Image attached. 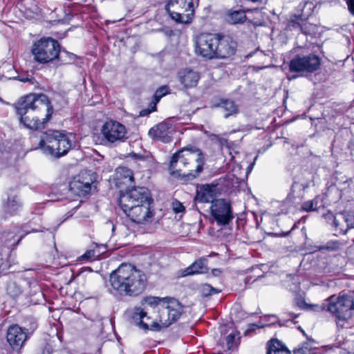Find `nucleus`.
<instances>
[{
	"label": "nucleus",
	"mask_w": 354,
	"mask_h": 354,
	"mask_svg": "<svg viewBox=\"0 0 354 354\" xmlns=\"http://www.w3.org/2000/svg\"><path fill=\"white\" fill-rule=\"evenodd\" d=\"M20 123L31 130L44 129L51 118L53 107L44 94H30L21 97L15 105Z\"/></svg>",
	"instance_id": "f257e3e1"
},
{
	"label": "nucleus",
	"mask_w": 354,
	"mask_h": 354,
	"mask_svg": "<svg viewBox=\"0 0 354 354\" xmlns=\"http://www.w3.org/2000/svg\"><path fill=\"white\" fill-rule=\"evenodd\" d=\"M110 292L119 297H134L147 286V277L131 264L122 263L109 276Z\"/></svg>",
	"instance_id": "f03ea898"
},
{
	"label": "nucleus",
	"mask_w": 354,
	"mask_h": 354,
	"mask_svg": "<svg viewBox=\"0 0 354 354\" xmlns=\"http://www.w3.org/2000/svg\"><path fill=\"white\" fill-rule=\"evenodd\" d=\"M182 163L183 167V176L196 178L202 171L204 165V157L199 149L185 148L173 155L169 164V169H180L177 163Z\"/></svg>",
	"instance_id": "7ed1b4c3"
},
{
	"label": "nucleus",
	"mask_w": 354,
	"mask_h": 354,
	"mask_svg": "<svg viewBox=\"0 0 354 354\" xmlns=\"http://www.w3.org/2000/svg\"><path fill=\"white\" fill-rule=\"evenodd\" d=\"M72 138L71 134L48 130L42 135L39 147L46 155L58 158L66 155L71 149Z\"/></svg>",
	"instance_id": "20e7f679"
},
{
	"label": "nucleus",
	"mask_w": 354,
	"mask_h": 354,
	"mask_svg": "<svg viewBox=\"0 0 354 354\" xmlns=\"http://www.w3.org/2000/svg\"><path fill=\"white\" fill-rule=\"evenodd\" d=\"M354 309L353 297L348 295H332L326 300V311L337 319V326H343L340 322L349 319Z\"/></svg>",
	"instance_id": "39448f33"
},
{
	"label": "nucleus",
	"mask_w": 354,
	"mask_h": 354,
	"mask_svg": "<svg viewBox=\"0 0 354 354\" xmlns=\"http://www.w3.org/2000/svg\"><path fill=\"white\" fill-rule=\"evenodd\" d=\"M31 52L36 62L46 64L59 58L60 46L53 38H41L33 44Z\"/></svg>",
	"instance_id": "423d86ee"
},
{
	"label": "nucleus",
	"mask_w": 354,
	"mask_h": 354,
	"mask_svg": "<svg viewBox=\"0 0 354 354\" xmlns=\"http://www.w3.org/2000/svg\"><path fill=\"white\" fill-rule=\"evenodd\" d=\"M149 190L144 187H133L121 194L118 203L122 209H129L141 204L153 203Z\"/></svg>",
	"instance_id": "0eeeda50"
},
{
	"label": "nucleus",
	"mask_w": 354,
	"mask_h": 354,
	"mask_svg": "<svg viewBox=\"0 0 354 354\" xmlns=\"http://www.w3.org/2000/svg\"><path fill=\"white\" fill-rule=\"evenodd\" d=\"M102 143L106 146H113L123 142L127 138V129L122 124L109 120L101 128Z\"/></svg>",
	"instance_id": "6e6552de"
},
{
	"label": "nucleus",
	"mask_w": 354,
	"mask_h": 354,
	"mask_svg": "<svg viewBox=\"0 0 354 354\" xmlns=\"http://www.w3.org/2000/svg\"><path fill=\"white\" fill-rule=\"evenodd\" d=\"M321 64L319 56L309 53L307 55H297L289 63L290 72L295 73H313L317 71Z\"/></svg>",
	"instance_id": "1a4fd4ad"
},
{
	"label": "nucleus",
	"mask_w": 354,
	"mask_h": 354,
	"mask_svg": "<svg viewBox=\"0 0 354 354\" xmlns=\"http://www.w3.org/2000/svg\"><path fill=\"white\" fill-rule=\"evenodd\" d=\"M37 325L35 322L30 324L29 328H22L18 325L10 326L7 331L6 338L8 342L14 349L21 348L25 342L33 333Z\"/></svg>",
	"instance_id": "9d476101"
},
{
	"label": "nucleus",
	"mask_w": 354,
	"mask_h": 354,
	"mask_svg": "<svg viewBox=\"0 0 354 354\" xmlns=\"http://www.w3.org/2000/svg\"><path fill=\"white\" fill-rule=\"evenodd\" d=\"M210 212L217 225L220 226L229 225L234 218L231 205L225 199H216L213 201Z\"/></svg>",
	"instance_id": "9b49d317"
},
{
	"label": "nucleus",
	"mask_w": 354,
	"mask_h": 354,
	"mask_svg": "<svg viewBox=\"0 0 354 354\" xmlns=\"http://www.w3.org/2000/svg\"><path fill=\"white\" fill-rule=\"evenodd\" d=\"M217 35L203 33L196 40V53L204 58L214 59L215 48L217 44Z\"/></svg>",
	"instance_id": "f8f14e48"
},
{
	"label": "nucleus",
	"mask_w": 354,
	"mask_h": 354,
	"mask_svg": "<svg viewBox=\"0 0 354 354\" xmlns=\"http://www.w3.org/2000/svg\"><path fill=\"white\" fill-rule=\"evenodd\" d=\"M153 203H142L141 205L122 209L124 213L131 219L132 222L138 224H144L152 221L154 212L152 209Z\"/></svg>",
	"instance_id": "ddd939ff"
},
{
	"label": "nucleus",
	"mask_w": 354,
	"mask_h": 354,
	"mask_svg": "<svg viewBox=\"0 0 354 354\" xmlns=\"http://www.w3.org/2000/svg\"><path fill=\"white\" fill-rule=\"evenodd\" d=\"M162 302L166 304L168 317L163 321L160 317V322L162 327H168L180 317L183 312V306L177 299L171 297H162Z\"/></svg>",
	"instance_id": "4468645a"
},
{
	"label": "nucleus",
	"mask_w": 354,
	"mask_h": 354,
	"mask_svg": "<svg viewBox=\"0 0 354 354\" xmlns=\"http://www.w3.org/2000/svg\"><path fill=\"white\" fill-rule=\"evenodd\" d=\"M94 180L87 172H82L69 183V189L74 194L84 196L91 190Z\"/></svg>",
	"instance_id": "2eb2a0df"
},
{
	"label": "nucleus",
	"mask_w": 354,
	"mask_h": 354,
	"mask_svg": "<svg viewBox=\"0 0 354 354\" xmlns=\"http://www.w3.org/2000/svg\"><path fill=\"white\" fill-rule=\"evenodd\" d=\"M217 44H216V59H225L233 55L236 50V43L230 37H221L217 35Z\"/></svg>",
	"instance_id": "dca6fc26"
},
{
	"label": "nucleus",
	"mask_w": 354,
	"mask_h": 354,
	"mask_svg": "<svg viewBox=\"0 0 354 354\" xmlns=\"http://www.w3.org/2000/svg\"><path fill=\"white\" fill-rule=\"evenodd\" d=\"M149 136L156 140H160L165 143L171 141L169 127L167 123L161 122L151 128L148 132Z\"/></svg>",
	"instance_id": "f3484780"
},
{
	"label": "nucleus",
	"mask_w": 354,
	"mask_h": 354,
	"mask_svg": "<svg viewBox=\"0 0 354 354\" xmlns=\"http://www.w3.org/2000/svg\"><path fill=\"white\" fill-rule=\"evenodd\" d=\"M21 202L15 190H10L8 194L6 201L3 204V211L10 216L14 215L21 207Z\"/></svg>",
	"instance_id": "a211bd4d"
},
{
	"label": "nucleus",
	"mask_w": 354,
	"mask_h": 354,
	"mask_svg": "<svg viewBox=\"0 0 354 354\" xmlns=\"http://www.w3.org/2000/svg\"><path fill=\"white\" fill-rule=\"evenodd\" d=\"M178 79L184 87L192 88L197 85L200 76L198 73L193 70L185 69L179 72Z\"/></svg>",
	"instance_id": "6ab92c4d"
},
{
	"label": "nucleus",
	"mask_w": 354,
	"mask_h": 354,
	"mask_svg": "<svg viewBox=\"0 0 354 354\" xmlns=\"http://www.w3.org/2000/svg\"><path fill=\"white\" fill-rule=\"evenodd\" d=\"M286 29L288 30H299L304 34L308 35L313 30V27L311 24L307 23L306 20L298 19L297 16H291Z\"/></svg>",
	"instance_id": "aec40b11"
},
{
	"label": "nucleus",
	"mask_w": 354,
	"mask_h": 354,
	"mask_svg": "<svg viewBox=\"0 0 354 354\" xmlns=\"http://www.w3.org/2000/svg\"><path fill=\"white\" fill-rule=\"evenodd\" d=\"M216 187L214 185H203L198 191L195 200L200 203H212L215 201Z\"/></svg>",
	"instance_id": "412c9836"
},
{
	"label": "nucleus",
	"mask_w": 354,
	"mask_h": 354,
	"mask_svg": "<svg viewBox=\"0 0 354 354\" xmlns=\"http://www.w3.org/2000/svg\"><path fill=\"white\" fill-rule=\"evenodd\" d=\"M317 6V3H315L310 0L304 1L298 6L297 13L293 16H297L298 19L302 20H307L313 15Z\"/></svg>",
	"instance_id": "4be33fe9"
},
{
	"label": "nucleus",
	"mask_w": 354,
	"mask_h": 354,
	"mask_svg": "<svg viewBox=\"0 0 354 354\" xmlns=\"http://www.w3.org/2000/svg\"><path fill=\"white\" fill-rule=\"evenodd\" d=\"M339 218L341 225L338 227V231L340 234H346L348 229L354 227V212H339Z\"/></svg>",
	"instance_id": "5701e85b"
},
{
	"label": "nucleus",
	"mask_w": 354,
	"mask_h": 354,
	"mask_svg": "<svg viewBox=\"0 0 354 354\" xmlns=\"http://www.w3.org/2000/svg\"><path fill=\"white\" fill-rule=\"evenodd\" d=\"M207 263V260L205 258L196 261L183 270L182 273L183 277L207 272L208 270Z\"/></svg>",
	"instance_id": "b1692460"
},
{
	"label": "nucleus",
	"mask_w": 354,
	"mask_h": 354,
	"mask_svg": "<svg viewBox=\"0 0 354 354\" xmlns=\"http://www.w3.org/2000/svg\"><path fill=\"white\" fill-rule=\"evenodd\" d=\"M116 185H128L133 181V171L126 167H118L115 170Z\"/></svg>",
	"instance_id": "393cba45"
},
{
	"label": "nucleus",
	"mask_w": 354,
	"mask_h": 354,
	"mask_svg": "<svg viewBox=\"0 0 354 354\" xmlns=\"http://www.w3.org/2000/svg\"><path fill=\"white\" fill-rule=\"evenodd\" d=\"M195 3L192 0H169L165 6L167 12H169L171 6H176V10L183 12H191L193 15Z\"/></svg>",
	"instance_id": "a878e982"
},
{
	"label": "nucleus",
	"mask_w": 354,
	"mask_h": 354,
	"mask_svg": "<svg viewBox=\"0 0 354 354\" xmlns=\"http://www.w3.org/2000/svg\"><path fill=\"white\" fill-rule=\"evenodd\" d=\"M303 178L300 182L294 181L291 186V194H293L296 189H305L306 188L309 187L313 183L315 179V174L309 172L305 171L303 173Z\"/></svg>",
	"instance_id": "bb28decb"
},
{
	"label": "nucleus",
	"mask_w": 354,
	"mask_h": 354,
	"mask_svg": "<svg viewBox=\"0 0 354 354\" xmlns=\"http://www.w3.org/2000/svg\"><path fill=\"white\" fill-rule=\"evenodd\" d=\"M225 19L231 24H243L247 17L245 10L242 9H230L226 12Z\"/></svg>",
	"instance_id": "cd10ccee"
},
{
	"label": "nucleus",
	"mask_w": 354,
	"mask_h": 354,
	"mask_svg": "<svg viewBox=\"0 0 354 354\" xmlns=\"http://www.w3.org/2000/svg\"><path fill=\"white\" fill-rule=\"evenodd\" d=\"M131 317L136 323V324L138 325L140 328L145 330L149 329V325L142 320L145 317H147V319H149V317L147 316V312L141 306L134 307L133 309Z\"/></svg>",
	"instance_id": "c85d7f7f"
},
{
	"label": "nucleus",
	"mask_w": 354,
	"mask_h": 354,
	"mask_svg": "<svg viewBox=\"0 0 354 354\" xmlns=\"http://www.w3.org/2000/svg\"><path fill=\"white\" fill-rule=\"evenodd\" d=\"M267 354H291V353L279 340L271 339L267 344Z\"/></svg>",
	"instance_id": "c756f323"
},
{
	"label": "nucleus",
	"mask_w": 354,
	"mask_h": 354,
	"mask_svg": "<svg viewBox=\"0 0 354 354\" xmlns=\"http://www.w3.org/2000/svg\"><path fill=\"white\" fill-rule=\"evenodd\" d=\"M218 106L221 108L225 112L224 117L225 118L238 113V106L232 100H222L218 104Z\"/></svg>",
	"instance_id": "7c9ffc66"
},
{
	"label": "nucleus",
	"mask_w": 354,
	"mask_h": 354,
	"mask_svg": "<svg viewBox=\"0 0 354 354\" xmlns=\"http://www.w3.org/2000/svg\"><path fill=\"white\" fill-rule=\"evenodd\" d=\"M344 245V243H343L339 241H330L324 245L315 246V248H316V250L318 251H322V250L335 251V250H339Z\"/></svg>",
	"instance_id": "2f4dec72"
},
{
	"label": "nucleus",
	"mask_w": 354,
	"mask_h": 354,
	"mask_svg": "<svg viewBox=\"0 0 354 354\" xmlns=\"http://www.w3.org/2000/svg\"><path fill=\"white\" fill-rule=\"evenodd\" d=\"M319 201L318 198L304 202L301 205V209L305 212L316 211L319 208Z\"/></svg>",
	"instance_id": "473e14b6"
},
{
	"label": "nucleus",
	"mask_w": 354,
	"mask_h": 354,
	"mask_svg": "<svg viewBox=\"0 0 354 354\" xmlns=\"http://www.w3.org/2000/svg\"><path fill=\"white\" fill-rule=\"evenodd\" d=\"M168 92L169 88L167 86H161L156 91L153 95V100L152 101V104H153V109L156 108V104L163 96L168 93Z\"/></svg>",
	"instance_id": "72a5a7b5"
},
{
	"label": "nucleus",
	"mask_w": 354,
	"mask_h": 354,
	"mask_svg": "<svg viewBox=\"0 0 354 354\" xmlns=\"http://www.w3.org/2000/svg\"><path fill=\"white\" fill-rule=\"evenodd\" d=\"M324 217L328 223H332L335 230L338 231V227L341 225V223H339V213L334 215L331 212L328 211L327 213L324 214Z\"/></svg>",
	"instance_id": "f704fd0d"
},
{
	"label": "nucleus",
	"mask_w": 354,
	"mask_h": 354,
	"mask_svg": "<svg viewBox=\"0 0 354 354\" xmlns=\"http://www.w3.org/2000/svg\"><path fill=\"white\" fill-rule=\"evenodd\" d=\"M7 292L11 297H15L19 295L21 290L20 287L15 282H10L6 288Z\"/></svg>",
	"instance_id": "c9c22d12"
},
{
	"label": "nucleus",
	"mask_w": 354,
	"mask_h": 354,
	"mask_svg": "<svg viewBox=\"0 0 354 354\" xmlns=\"http://www.w3.org/2000/svg\"><path fill=\"white\" fill-rule=\"evenodd\" d=\"M160 301H162V298L149 296L144 297L141 301V304L142 305L144 304H147L150 306H156L159 304Z\"/></svg>",
	"instance_id": "e433bc0d"
},
{
	"label": "nucleus",
	"mask_w": 354,
	"mask_h": 354,
	"mask_svg": "<svg viewBox=\"0 0 354 354\" xmlns=\"http://www.w3.org/2000/svg\"><path fill=\"white\" fill-rule=\"evenodd\" d=\"M201 294L204 297H207L218 293L219 291L209 284H204L201 287Z\"/></svg>",
	"instance_id": "4c0bfd02"
},
{
	"label": "nucleus",
	"mask_w": 354,
	"mask_h": 354,
	"mask_svg": "<svg viewBox=\"0 0 354 354\" xmlns=\"http://www.w3.org/2000/svg\"><path fill=\"white\" fill-rule=\"evenodd\" d=\"M60 59L62 61L65 62L66 64H71L77 59V56L73 53L63 52Z\"/></svg>",
	"instance_id": "58836bf2"
},
{
	"label": "nucleus",
	"mask_w": 354,
	"mask_h": 354,
	"mask_svg": "<svg viewBox=\"0 0 354 354\" xmlns=\"http://www.w3.org/2000/svg\"><path fill=\"white\" fill-rule=\"evenodd\" d=\"M168 14L171 16V17L178 22H183L184 19L182 16V13L178 11H171L169 9V12Z\"/></svg>",
	"instance_id": "ea45409f"
},
{
	"label": "nucleus",
	"mask_w": 354,
	"mask_h": 354,
	"mask_svg": "<svg viewBox=\"0 0 354 354\" xmlns=\"http://www.w3.org/2000/svg\"><path fill=\"white\" fill-rule=\"evenodd\" d=\"M172 208L175 213H180L185 210L183 205L178 201H174L172 203Z\"/></svg>",
	"instance_id": "a19ab883"
},
{
	"label": "nucleus",
	"mask_w": 354,
	"mask_h": 354,
	"mask_svg": "<svg viewBox=\"0 0 354 354\" xmlns=\"http://www.w3.org/2000/svg\"><path fill=\"white\" fill-rule=\"evenodd\" d=\"M294 354H311V351L307 346H303L294 351Z\"/></svg>",
	"instance_id": "79ce46f5"
},
{
	"label": "nucleus",
	"mask_w": 354,
	"mask_h": 354,
	"mask_svg": "<svg viewBox=\"0 0 354 354\" xmlns=\"http://www.w3.org/2000/svg\"><path fill=\"white\" fill-rule=\"evenodd\" d=\"M310 308L313 310L316 311V312H320V311H322L324 310H326V300L322 305H312V306H310Z\"/></svg>",
	"instance_id": "37998d69"
},
{
	"label": "nucleus",
	"mask_w": 354,
	"mask_h": 354,
	"mask_svg": "<svg viewBox=\"0 0 354 354\" xmlns=\"http://www.w3.org/2000/svg\"><path fill=\"white\" fill-rule=\"evenodd\" d=\"M151 109H142V110L140 111V116H142V117L147 116L150 113H151L152 111L156 110V109H153V104L151 103Z\"/></svg>",
	"instance_id": "c03bdc74"
},
{
	"label": "nucleus",
	"mask_w": 354,
	"mask_h": 354,
	"mask_svg": "<svg viewBox=\"0 0 354 354\" xmlns=\"http://www.w3.org/2000/svg\"><path fill=\"white\" fill-rule=\"evenodd\" d=\"M176 163L178 164L177 165V168H180V169H170L171 174H178L179 176H183V165H182V163H178L176 162Z\"/></svg>",
	"instance_id": "a18cd8bd"
},
{
	"label": "nucleus",
	"mask_w": 354,
	"mask_h": 354,
	"mask_svg": "<svg viewBox=\"0 0 354 354\" xmlns=\"http://www.w3.org/2000/svg\"><path fill=\"white\" fill-rule=\"evenodd\" d=\"M348 6L349 12L354 16V0H344Z\"/></svg>",
	"instance_id": "49530a36"
},
{
	"label": "nucleus",
	"mask_w": 354,
	"mask_h": 354,
	"mask_svg": "<svg viewBox=\"0 0 354 354\" xmlns=\"http://www.w3.org/2000/svg\"><path fill=\"white\" fill-rule=\"evenodd\" d=\"M234 338H235V335L232 333H231L227 336L226 342H227V344L229 348H230L233 346V344L234 342Z\"/></svg>",
	"instance_id": "de8ad7c7"
},
{
	"label": "nucleus",
	"mask_w": 354,
	"mask_h": 354,
	"mask_svg": "<svg viewBox=\"0 0 354 354\" xmlns=\"http://www.w3.org/2000/svg\"><path fill=\"white\" fill-rule=\"evenodd\" d=\"M160 328V325L157 322H153L151 324L150 327L149 326V329H151L152 330H159Z\"/></svg>",
	"instance_id": "09e8293b"
},
{
	"label": "nucleus",
	"mask_w": 354,
	"mask_h": 354,
	"mask_svg": "<svg viewBox=\"0 0 354 354\" xmlns=\"http://www.w3.org/2000/svg\"><path fill=\"white\" fill-rule=\"evenodd\" d=\"M269 317H272L274 319L269 325H274L275 323L278 322L279 326H283V324L281 323V321L279 319H278V318L275 315H270Z\"/></svg>",
	"instance_id": "8fccbe9b"
},
{
	"label": "nucleus",
	"mask_w": 354,
	"mask_h": 354,
	"mask_svg": "<svg viewBox=\"0 0 354 354\" xmlns=\"http://www.w3.org/2000/svg\"><path fill=\"white\" fill-rule=\"evenodd\" d=\"M296 304L300 308H304V307L308 306L304 300H298Z\"/></svg>",
	"instance_id": "3c124183"
},
{
	"label": "nucleus",
	"mask_w": 354,
	"mask_h": 354,
	"mask_svg": "<svg viewBox=\"0 0 354 354\" xmlns=\"http://www.w3.org/2000/svg\"><path fill=\"white\" fill-rule=\"evenodd\" d=\"M212 272L214 276H218L221 273V271L219 269L214 268L212 270Z\"/></svg>",
	"instance_id": "603ef678"
},
{
	"label": "nucleus",
	"mask_w": 354,
	"mask_h": 354,
	"mask_svg": "<svg viewBox=\"0 0 354 354\" xmlns=\"http://www.w3.org/2000/svg\"><path fill=\"white\" fill-rule=\"evenodd\" d=\"M290 317L296 318L298 317L297 315H295L294 313H289ZM290 318H288L287 320H290Z\"/></svg>",
	"instance_id": "864d4df0"
},
{
	"label": "nucleus",
	"mask_w": 354,
	"mask_h": 354,
	"mask_svg": "<svg viewBox=\"0 0 354 354\" xmlns=\"http://www.w3.org/2000/svg\"><path fill=\"white\" fill-rule=\"evenodd\" d=\"M255 324H252L249 326L248 330H254V327L255 326Z\"/></svg>",
	"instance_id": "5fc2aeb1"
},
{
	"label": "nucleus",
	"mask_w": 354,
	"mask_h": 354,
	"mask_svg": "<svg viewBox=\"0 0 354 354\" xmlns=\"http://www.w3.org/2000/svg\"><path fill=\"white\" fill-rule=\"evenodd\" d=\"M195 3H196L197 5L198 4V1L199 0H192Z\"/></svg>",
	"instance_id": "6e6d98bb"
},
{
	"label": "nucleus",
	"mask_w": 354,
	"mask_h": 354,
	"mask_svg": "<svg viewBox=\"0 0 354 354\" xmlns=\"http://www.w3.org/2000/svg\"><path fill=\"white\" fill-rule=\"evenodd\" d=\"M22 237H23V236H20V238H19V240H18V242H19V241H21V238H22Z\"/></svg>",
	"instance_id": "4d7b16f0"
},
{
	"label": "nucleus",
	"mask_w": 354,
	"mask_h": 354,
	"mask_svg": "<svg viewBox=\"0 0 354 354\" xmlns=\"http://www.w3.org/2000/svg\"><path fill=\"white\" fill-rule=\"evenodd\" d=\"M0 101H1V102H2V101H3V100H2V99H1V97H0Z\"/></svg>",
	"instance_id": "13d9d810"
}]
</instances>
